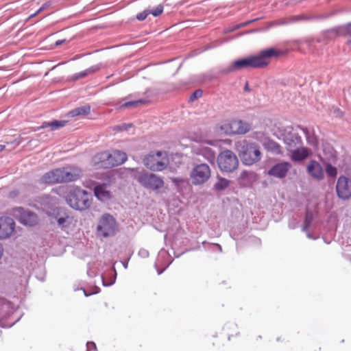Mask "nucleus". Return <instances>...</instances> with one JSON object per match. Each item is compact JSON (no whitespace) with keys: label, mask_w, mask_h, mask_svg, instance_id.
I'll list each match as a JSON object with an SVG mask.
<instances>
[{"label":"nucleus","mask_w":351,"mask_h":351,"mask_svg":"<svg viewBox=\"0 0 351 351\" xmlns=\"http://www.w3.org/2000/svg\"><path fill=\"white\" fill-rule=\"evenodd\" d=\"M67 123L66 121L53 120L51 122L45 121L40 128H50L51 130H56L64 127Z\"/></svg>","instance_id":"393cba45"},{"label":"nucleus","mask_w":351,"mask_h":351,"mask_svg":"<svg viewBox=\"0 0 351 351\" xmlns=\"http://www.w3.org/2000/svg\"><path fill=\"white\" fill-rule=\"evenodd\" d=\"M291 168V164L289 162H279L268 171V175L278 178H284L287 176Z\"/></svg>","instance_id":"2eb2a0df"},{"label":"nucleus","mask_w":351,"mask_h":351,"mask_svg":"<svg viewBox=\"0 0 351 351\" xmlns=\"http://www.w3.org/2000/svg\"><path fill=\"white\" fill-rule=\"evenodd\" d=\"M281 55H282V51L275 48H268L261 51L258 55L232 62L228 68V71L233 72L247 68H265L269 65L271 58Z\"/></svg>","instance_id":"f257e3e1"},{"label":"nucleus","mask_w":351,"mask_h":351,"mask_svg":"<svg viewBox=\"0 0 351 351\" xmlns=\"http://www.w3.org/2000/svg\"><path fill=\"white\" fill-rule=\"evenodd\" d=\"M99 69H100V66L99 65L92 66L90 68H88L84 71H82L81 72L74 74L71 77V79L73 81H76L80 79L84 78L90 75H92V74L96 73L97 71H99Z\"/></svg>","instance_id":"5701e85b"},{"label":"nucleus","mask_w":351,"mask_h":351,"mask_svg":"<svg viewBox=\"0 0 351 351\" xmlns=\"http://www.w3.org/2000/svg\"><path fill=\"white\" fill-rule=\"evenodd\" d=\"M3 251V247H2V246L0 245V258H1V256H2Z\"/></svg>","instance_id":"a19ab883"},{"label":"nucleus","mask_w":351,"mask_h":351,"mask_svg":"<svg viewBox=\"0 0 351 351\" xmlns=\"http://www.w3.org/2000/svg\"><path fill=\"white\" fill-rule=\"evenodd\" d=\"M67 204L73 208L84 210L92 203V195L78 186L72 188L66 196Z\"/></svg>","instance_id":"20e7f679"},{"label":"nucleus","mask_w":351,"mask_h":351,"mask_svg":"<svg viewBox=\"0 0 351 351\" xmlns=\"http://www.w3.org/2000/svg\"><path fill=\"white\" fill-rule=\"evenodd\" d=\"M14 143H16V146H18V145H19V144H20L21 141H14Z\"/></svg>","instance_id":"79ce46f5"},{"label":"nucleus","mask_w":351,"mask_h":351,"mask_svg":"<svg viewBox=\"0 0 351 351\" xmlns=\"http://www.w3.org/2000/svg\"><path fill=\"white\" fill-rule=\"evenodd\" d=\"M219 128L226 134H244L251 130V126L241 120L232 119L223 121Z\"/></svg>","instance_id":"6e6552de"},{"label":"nucleus","mask_w":351,"mask_h":351,"mask_svg":"<svg viewBox=\"0 0 351 351\" xmlns=\"http://www.w3.org/2000/svg\"><path fill=\"white\" fill-rule=\"evenodd\" d=\"M211 177V169L206 163L194 165L192 168L189 178L193 185L198 186L205 184Z\"/></svg>","instance_id":"0eeeda50"},{"label":"nucleus","mask_w":351,"mask_h":351,"mask_svg":"<svg viewBox=\"0 0 351 351\" xmlns=\"http://www.w3.org/2000/svg\"><path fill=\"white\" fill-rule=\"evenodd\" d=\"M40 182L49 184L63 183L61 168L54 169L47 172L40 178Z\"/></svg>","instance_id":"dca6fc26"},{"label":"nucleus","mask_w":351,"mask_h":351,"mask_svg":"<svg viewBox=\"0 0 351 351\" xmlns=\"http://www.w3.org/2000/svg\"><path fill=\"white\" fill-rule=\"evenodd\" d=\"M19 220L22 223L32 226L36 223L37 216L32 212L22 210Z\"/></svg>","instance_id":"412c9836"},{"label":"nucleus","mask_w":351,"mask_h":351,"mask_svg":"<svg viewBox=\"0 0 351 351\" xmlns=\"http://www.w3.org/2000/svg\"><path fill=\"white\" fill-rule=\"evenodd\" d=\"M249 173L247 171H243L239 178V182L242 184H245L244 182L247 179Z\"/></svg>","instance_id":"c9c22d12"},{"label":"nucleus","mask_w":351,"mask_h":351,"mask_svg":"<svg viewBox=\"0 0 351 351\" xmlns=\"http://www.w3.org/2000/svg\"><path fill=\"white\" fill-rule=\"evenodd\" d=\"M64 42V40H58L56 42L57 46L62 45Z\"/></svg>","instance_id":"58836bf2"},{"label":"nucleus","mask_w":351,"mask_h":351,"mask_svg":"<svg viewBox=\"0 0 351 351\" xmlns=\"http://www.w3.org/2000/svg\"><path fill=\"white\" fill-rule=\"evenodd\" d=\"M108 151L97 154L93 158V165L95 168H110Z\"/></svg>","instance_id":"aec40b11"},{"label":"nucleus","mask_w":351,"mask_h":351,"mask_svg":"<svg viewBox=\"0 0 351 351\" xmlns=\"http://www.w3.org/2000/svg\"><path fill=\"white\" fill-rule=\"evenodd\" d=\"M143 162L152 171H162L169 165V155L165 151H152L144 156Z\"/></svg>","instance_id":"39448f33"},{"label":"nucleus","mask_w":351,"mask_h":351,"mask_svg":"<svg viewBox=\"0 0 351 351\" xmlns=\"http://www.w3.org/2000/svg\"><path fill=\"white\" fill-rule=\"evenodd\" d=\"M308 173L317 180H322L324 178V172L321 165L316 160H311L306 167Z\"/></svg>","instance_id":"a211bd4d"},{"label":"nucleus","mask_w":351,"mask_h":351,"mask_svg":"<svg viewBox=\"0 0 351 351\" xmlns=\"http://www.w3.org/2000/svg\"><path fill=\"white\" fill-rule=\"evenodd\" d=\"M230 181L221 177L217 178V181L215 184V189L217 190H223L229 186Z\"/></svg>","instance_id":"cd10ccee"},{"label":"nucleus","mask_w":351,"mask_h":351,"mask_svg":"<svg viewBox=\"0 0 351 351\" xmlns=\"http://www.w3.org/2000/svg\"><path fill=\"white\" fill-rule=\"evenodd\" d=\"M63 183L73 182L82 177V170L76 165L61 167Z\"/></svg>","instance_id":"f8f14e48"},{"label":"nucleus","mask_w":351,"mask_h":351,"mask_svg":"<svg viewBox=\"0 0 351 351\" xmlns=\"http://www.w3.org/2000/svg\"><path fill=\"white\" fill-rule=\"evenodd\" d=\"M86 348L87 351H95L97 349L95 343L93 341L87 342Z\"/></svg>","instance_id":"e433bc0d"},{"label":"nucleus","mask_w":351,"mask_h":351,"mask_svg":"<svg viewBox=\"0 0 351 351\" xmlns=\"http://www.w3.org/2000/svg\"><path fill=\"white\" fill-rule=\"evenodd\" d=\"M42 10H43V8H40L37 12H36L34 14H31V15L29 16V18L30 19V18H33V17H34L35 16H36V15H37L40 12H41Z\"/></svg>","instance_id":"4c0bfd02"},{"label":"nucleus","mask_w":351,"mask_h":351,"mask_svg":"<svg viewBox=\"0 0 351 351\" xmlns=\"http://www.w3.org/2000/svg\"><path fill=\"white\" fill-rule=\"evenodd\" d=\"M95 195L100 200L105 201L111 197L110 192L107 190L106 185H98L94 189Z\"/></svg>","instance_id":"4be33fe9"},{"label":"nucleus","mask_w":351,"mask_h":351,"mask_svg":"<svg viewBox=\"0 0 351 351\" xmlns=\"http://www.w3.org/2000/svg\"><path fill=\"white\" fill-rule=\"evenodd\" d=\"M265 149L275 154L282 155L283 154L282 148L280 144L274 141H269L265 145Z\"/></svg>","instance_id":"a878e982"},{"label":"nucleus","mask_w":351,"mask_h":351,"mask_svg":"<svg viewBox=\"0 0 351 351\" xmlns=\"http://www.w3.org/2000/svg\"><path fill=\"white\" fill-rule=\"evenodd\" d=\"M97 230L105 237L113 234L115 230V220L110 215H104L99 221Z\"/></svg>","instance_id":"ddd939ff"},{"label":"nucleus","mask_w":351,"mask_h":351,"mask_svg":"<svg viewBox=\"0 0 351 351\" xmlns=\"http://www.w3.org/2000/svg\"><path fill=\"white\" fill-rule=\"evenodd\" d=\"M5 148V145H0V152L4 150Z\"/></svg>","instance_id":"ea45409f"},{"label":"nucleus","mask_w":351,"mask_h":351,"mask_svg":"<svg viewBox=\"0 0 351 351\" xmlns=\"http://www.w3.org/2000/svg\"><path fill=\"white\" fill-rule=\"evenodd\" d=\"M289 158L293 162H300L306 159L311 154V150L306 147H295L293 149H289Z\"/></svg>","instance_id":"f3484780"},{"label":"nucleus","mask_w":351,"mask_h":351,"mask_svg":"<svg viewBox=\"0 0 351 351\" xmlns=\"http://www.w3.org/2000/svg\"><path fill=\"white\" fill-rule=\"evenodd\" d=\"M217 163L221 171L231 172L237 168L239 160L232 151L225 150L218 156Z\"/></svg>","instance_id":"9d476101"},{"label":"nucleus","mask_w":351,"mask_h":351,"mask_svg":"<svg viewBox=\"0 0 351 351\" xmlns=\"http://www.w3.org/2000/svg\"><path fill=\"white\" fill-rule=\"evenodd\" d=\"M130 127H132V124L122 123V124L114 126L112 128V130L114 132H120V131H123V130H127Z\"/></svg>","instance_id":"473e14b6"},{"label":"nucleus","mask_w":351,"mask_h":351,"mask_svg":"<svg viewBox=\"0 0 351 351\" xmlns=\"http://www.w3.org/2000/svg\"><path fill=\"white\" fill-rule=\"evenodd\" d=\"M47 215L50 217L51 222L54 223L56 221L58 226L62 229H65L73 223V217L64 208H53L51 211L47 212Z\"/></svg>","instance_id":"1a4fd4ad"},{"label":"nucleus","mask_w":351,"mask_h":351,"mask_svg":"<svg viewBox=\"0 0 351 351\" xmlns=\"http://www.w3.org/2000/svg\"><path fill=\"white\" fill-rule=\"evenodd\" d=\"M128 171L145 189L157 191L163 188L165 185L163 179L155 173L144 170L139 171L138 168L128 169Z\"/></svg>","instance_id":"f03ea898"},{"label":"nucleus","mask_w":351,"mask_h":351,"mask_svg":"<svg viewBox=\"0 0 351 351\" xmlns=\"http://www.w3.org/2000/svg\"><path fill=\"white\" fill-rule=\"evenodd\" d=\"M110 168L118 166L124 163L127 159V154L119 150H113L111 153L108 152Z\"/></svg>","instance_id":"6ab92c4d"},{"label":"nucleus","mask_w":351,"mask_h":351,"mask_svg":"<svg viewBox=\"0 0 351 351\" xmlns=\"http://www.w3.org/2000/svg\"><path fill=\"white\" fill-rule=\"evenodd\" d=\"M326 171L328 176L335 178L337 175V169L335 167H333L330 164H327L326 166Z\"/></svg>","instance_id":"c756f323"},{"label":"nucleus","mask_w":351,"mask_h":351,"mask_svg":"<svg viewBox=\"0 0 351 351\" xmlns=\"http://www.w3.org/2000/svg\"><path fill=\"white\" fill-rule=\"evenodd\" d=\"M150 14V12L149 10H145L140 13H138L137 15H136V19L138 20V21H144L147 17V16Z\"/></svg>","instance_id":"f704fd0d"},{"label":"nucleus","mask_w":351,"mask_h":351,"mask_svg":"<svg viewBox=\"0 0 351 351\" xmlns=\"http://www.w3.org/2000/svg\"><path fill=\"white\" fill-rule=\"evenodd\" d=\"M349 28H350V29H351V25H349Z\"/></svg>","instance_id":"c03bdc74"},{"label":"nucleus","mask_w":351,"mask_h":351,"mask_svg":"<svg viewBox=\"0 0 351 351\" xmlns=\"http://www.w3.org/2000/svg\"><path fill=\"white\" fill-rule=\"evenodd\" d=\"M164 7L162 4L158 5L155 9L149 10L150 14L154 16H158L163 12Z\"/></svg>","instance_id":"2f4dec72"},{"label":"nucleus","mask_w":351,"mask_h":351,"mask_svg":"<svg viewBox=\"0 0 351 351\" xmlns=\"http://www.w3.org/2000/svg\"><path fill=\"white\" fill-rule=\"evenodd\" d=\"M336 193L339 199L346 200L351 197V179L341 176L338 178L336 184Z\"/></svg>","instance_id":"9b49d317"},{"label":"nucleus","mask_w":351,"mask_h":351,"mask_svg":"<svg viewBox=\"0 0 351 351\" xmlns=\"http://www.w3.org/2000/svg\"><path fill=\"white\" fill-rule=\"evenodd\" d=\"M277 132L278 138L282 140L287 151L302 144L301 136L292 126L278 128Z\"/></svg>","instance_id":"423d86ee"},{"label":"nucleus","mask_w":351,"mask_h":351,"mask_svg":"<svg viewBox=\"0 0 351 351\" xmlns=\"http://www.w3.org/2000/svg\"><path fill=\"white\" fill-rule=\"evenodd\" d=\"M90 112V106L89 105H85L81 107L74 108L68 113V116L71 117H75L77 116L84 117L89 114Z\"/></svg>","instance_id":"b1692460"},{"label":"nucleus","mask_w":351,"mask_h":351,"mask_svg":"<svg viewBox=\"0 0 351 351\" xmlns=\"http://www.w3.org/2000/svg\"><path fill=\"white\" fill-rule=\"evenodd\" d=\"M236 149L239 156L245 165H252L261 159V152L258 145L249 143L245 140L238 141L236 143Z\"/></svg>","instance_id":"7ed1b4c3"},{"label":"nucleus","mask_w":351,"mask_h":351,"mask_svg":"<svg viewBox=\"0 0 351 351\" xmlns=\"http://www.w3.org/2000/svg\"><path fill=\"white\" fill-rule=\"evenodd\" d=\"M197 154L202 155L208 160H213L215 158V152L212 150L211 148L208 147H204V146L201 147L199 149Z\"/></svg>","instance_id":"bb28decb"},{"label":"nucleus","mask_w":351,"mask_h":351,"mask_svg":"<svg viewBox=\"0 0 351 351\" xmlns=\"http://www.w3.org/2000/svg\"><path fill=\"white\" fill-rule=\"evenodd\" d=\"M306 221H307V219H308V215L306 216Z\"/></svg>","instance_id":"37998d69"},{"label":"nucleus","mask_w":351,"mask_h":351,"mask_svg":"<svg viewBox=\"0 0 351 351\" xmlns=\"http://www.w3.org/2000/svg\"><path fill=\"white\" fill-rule=\"evenodd\" d=\"M145 101L143 100V99L130 101H128V102H125V103L121 104L120 106V108L123 109V108H136L139 104H145Z\"/></svg>","instance_id":"c85d7f7f"},{"label":"nucleus","mask_w":351,"mask_h":351,"mask_svg":"<svg viewBox=\"0 0 351 351\" xmlns=\"http://www.w3.org/2000/svg\"><path fill=\"white\" fill-rule=\"evenodd\" d=\"M15 223L8 217H0V239L10 237L14 232Z\"/></svg>","instance_id":"4468645a"},{"label":"nucleus","mask_w":351,"mask_h":351,"mask_svg":"<svg viewBox=\"0 0 351 351\" xmlns=\"http://www.w3.org/2000/svg\"><path fill=\"white\" fill-rule=\"evenodd\" d=\"M303 131H304V133L306 134V138L307 142L310 145H314V146L317 145V140L316 137L314 136H309V132H308V130L307 128L303 129Z\"/></svg>","instance_id":"7c9ffc66"},{"label":"nucleus","mask_w":351,"mask_h":351,"mask_svg":"<svg viewBox=\"0 0 351 351\" xmlns=\"http://www.w3.org/2000/svg\"><path fill=\"white\" fill-rule=\"evenodd\" d=\"M203 92L202 90L198 89L193 92L189 97L191 101H193L202 96Z\"/></svg>","instance_id":"72a5a7b5"}]
</instances>
